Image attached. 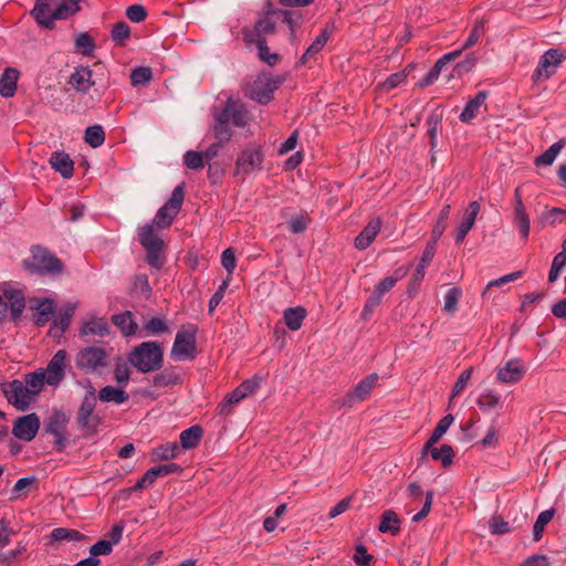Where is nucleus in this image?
<instances>
[{"label": "nucleus", "instance_id": "1", "mask_svg": "<svg viewBox=\"0 0 566 566\" xmlns=\"http://www.w3.org/2000/svg\"><path fill=\"white\" fill-rule=\"evenodd\" d=\"M80 10L75 0H38L32 14L39 24L51 29L56 20H65Z\"/></svg>", "mask_w": 566, "mask_h": 566}, {"label": "nucleus", "instance_id": "2", "mask_svg": "<svg viewBox=\"0 0 566 566\" xmlns=\"http://www.w3.org/2000/svg\"><path fill=\"white\" fill-rule=\"evenodd\" d=\"M128 360L138 371L146 374L161 367L164 353L158 343L144 342L132 350Z\"/></svg>", "mask_w": 566, "mask_h": 566}, {"label": "nucleus", "instance_id": "3", "mask_svg": "<svg viewBox=\"0 0 566 566\" xmlns=\"http://www.w3.org/2000/svg\"><path fill=\"white\" fill-rule=\"evenodd\" d=\"M196 333L193 325H184L176 334L171 358L176 361L192 359L196 356Z\"/></svg>", "mask_w": 566, "mask_h": 566}, {"label": "nucleus", "instance_id": "4", "mask_svg": "<svg viewBox=\"0 0 566 566\" xmlns=\"http://www.w3.org/2000/svg\"><path fill=\"white\" fill-rule=\"evenodd\" d=\"M109 361V353L98 346L82 348L75 357L76 366L85 373H99Z\"/></svg>", "mask_w": 566, "mask_h": 566}, {"label": "nucleus", "instance_id": "5", "mask_svg": "<svg viewBox=\"0 0 566 566\" xmlns=\"http://www.w3.org/2000/svg\"><path fill=\"white\" fill-rule=\"evenodd\" d=\"M185 200V186L184 184L178 185L172 190L169 200L158 209L151 223L158 228L167 229L171 226L174 219L179 213L182 202Z\"/></svg>", "mask_w": 566, "mask_h": 566}, {"label": "nucleus", "instance_id": "6", "mask_svg": "<svg viewBox=\"0 0 566 566\" xmlns=\"http://www.w3.org/2000/svg\"><path fill=\"white\" fill-rule=\"evenodd\" d=\"M96 407L95 389L93 387L84 396L77 410L76 422L87 433L96 432L101 423V417L94 412Z\"/></svg>", "mask_w": 566, "mask_h": 566}, {"label": "nucleus", "instance_id": "7", "mask_svg": "<svg viewBox=\"0 0 566 566\" xmlns=\"http://www.w3.org/2000/svg\"><path fill=\"white\" fill-rule=\"evenodd\" d=\"M28 268L38 274H60L62 262L42 248H34L31 258L27 261Z\"/></svg>", "mask_w": 566, "mask_h": 566}, {"label": "nucleus", "instance_id": "8", "mask_svg": "<svg viewBox=\"0 0 566 566\" xmlns=\"http://www.w3.org/2000/svg\"><path fill=\"white\" fill-rule=\"evenodd\" d=\"M1 389L8 402L20 411H25L34 400L21 380L2 382Z\"/></svg>", "mask_w": 566, "mask_h": 566}, {"label": "nucleus", "instance_id": "9", "mask_svg": "<svg viewBox=\"0 0 566 566\" xmlns=\"http://www.w3.org/2000/svg\"><path fill=\"white\" fill-rule=\"evenodd\" d=\"M566 60V51L549 49L539 59L537 67L533 73V80H547L555 74L562 62Z\"/></svg>", "mask_w": 566, "mask_h": 566}, {"label": "nucleus", "instance_id": "10", "mask_svg": "<svg viewBox=\"0 0 566 566\" xmlns=\"http://www.w3.org/2000/svg\"><path fill=\"white\" fill-rule=\"evenodd\" d=\"M259 385V380L255 378L243 381L218 406L219 413L229 416L235 405L258 390Z\"/></svg>", "mask_w": 566, "mask_h": 566}, {"label": "nucleus", "instance_id": "11", "mask_svg": "<svg viewBox=\"0 0 566 566\" xmlns=\"http://www.w3.org/2000/svg\"><path fill=\"white\" fill-rule=\"evenodd\" d=\"M221 118L228 119L233 126L245 127L251 116L245 105L238 98L229 97L224 107L218 112Z\"/></svg>", "mask_w": 566, "mask_h": 566}, {"label": "nucleus", "instance_id": "12", "mask_svg": "<svg viewBox=\"0 0 566 566\" xmlns=\"http://www.w3.org/2000/svg\"><path fill=\"white\" fill-rule=\"evenodd\" d=\"M41 426L40 418L36 413L32 412L19 417L12 427V434L19 440L30 442L32 441Z\"/></svg>", "mask_w": 566, "mask_h": 566}, {"label": "nucleus", "instance_id": "13", "mask_svg": "<svg viewBox=\"0 0 566 566\" xmlns=\"http://www.w3.org/2000/svg\"><path fill=\"white\" fill-rule=\"evenodd\" d=\"M67 422V415L60 410H54L45 422V431L54 436V444L59 450H62L65 447V429Z\"/></svg>", "mask_w": 566, "mask_h": 566}, {"label": "nucleus", "instance_id": "14", "mask_svg": "<svg viewBox=\"0 0 566 566\" xmlns=\"http://www.w3.org/2000/svg\"><path fill=\"white\" fill-rule=\"evenodd\" d=\"M67 354L64 349L57 350L50 359L46 368L43 370L46 376V384L50 386L59 385L64 376L66 368Z\"/></svg>", "mask_w": 566, "mask_h": 566}, {"label": "nucleus", "instance_id": "15", "mask_svg": "<svg viewBox=\"0 0 566 566\" xmlns=\"http://www.w3.org/2000/svg\"><path fill=\"white\" fill-rule=\"evenodd\" d=\"M378 375L370 374L361 379L353 389V391L348 392L342 402L343 406H353L357 402L365 400L371 390L376 387L378 382Z\"/></svg>", "mask_w": 566, "mask_h": 566}, {"label": "nucleus", "instance_id": "16", "mask_svg": "<svg viewBox=\"0 0 566 566\" xmlns=\"http://www.w3.org/2000/svg\"><path fill=\"white\" fill-rule=\"evenodd\" d=\"M263 156L256 148L244 149L237 159V174L249 175L261 169Z\"/></svg>", "mask_w": 566, "mask_h": 566}, {"label": "nucleus", "instance_id": "17", "mask_svg": "<svg viewBox=\"0 0 566 566\" xmlns=\"http://www.w3.org/2000/svg\"><path fill=\"white\" fill-rule=\"evenodd\" d=\"M496 380L503 384H516L524 374L525 369L518 359H511L504 366H500L495 370Z\"/></svg>", "mask_w": 566, "mask_h": 566}, {"label": "nucleus", "instance_id": "18", "mask_svg": "<svg viewBox=\"0 0 566 566\" xmlns=\"http://www.w3.org/2000/svg\"><path fill=\"white\" fill-rule=\"evenodd\" d=\"M69 84L78 93H87L96 84L93 71L88 66H80L71 74Z\"/></svg>", "mask_w": 566, "mask_h": 566}, {"label": "nucleus", "instance_id": "19", "mask_svg": "<svg viewBox=\"0 0 566 566\" xmlns=\"http://www.w3.org/2000/svg\"><path fill=\"white\" fill-rule=\"evenodd\" d=\"M275 23L271 18L265 17L260 19L252 30L244 32V40L249 44H256L261 42H266L265 36L274 33Z\"/></svg>", "mask_w": 566, "mask_h": 566}, {"label": "nucleus", "instance_id": "20", "mask_svg": "<svg viewBox=\"0 0 566 566\" xmlns=\"http://www.w3.org/2000/svg\"><path fill=\"white\" fill-rule=\"evenodd\" d=\"M480 211V205L478 201H471L469 203L468 209L464 212L463 219L460 223V226L457 229V232L454 234V240L457 244H461L469 231L473 228L475 223L476 216Z\"/></svg>", "mask_w": 566, "mask_h": 566}, {"label": "nucleus", "instance_id": "21", "mask_svg": "<svg viewBox=\"0 0 566 566\" xmlns=\"http://www.w3.org/2000/svg\"><path fill=\"white\" fill-rule=\"evenodd\" d=\"M461 51H452L444 55H442L434 64V66L420 80L419 86L420 87H427L434 83L443 67L451 61L457 60L460 57Z\"/></svg>", "mask_w": 566, "mask_h": 566}, {"label": "nucleus", "instance_id": "22", "mask_svg": "<svg viewBox=\"0 0 566 566\" xmlns=\"http://www.w3.org/2000/svg\"><path fill=\"white\" fill-rule=\"evenodd\" d=\"M1 290L4 298L11 307L13 318H18L22 314L25 306L23 292L11 286L10 284H4Z\"/></svg>", "mask_w": 566, "mask_h": 566}, {"label": "nucleus", "instance_id": "23", "mask_svg": "<svg viewBox=\"0 0 566 566\" xmlns=\"http://www.w3.org/2000/svg\"><path fill=\"white\" fill-rule=\"evenodd\" d=\"M381 228L379 218L371 219L363 231L355 239V247L358 250L367 249L375 240Z\"/></svg>", "mask_w": 566, "mask_h": 566}, {"label": "nucleus", "instance_id": "24", "mask_svg": "<svg viewBox=\"0 0 566 566\" xmlns=\"http://www.w3.org/2000/svg\"><path fill=\"white\" fill-rule=\"evenodd\" d=\"M274 88L275 87L268 78L259 77L254 81L249 94L251 98L260 104H268L273 98Z\"/></svg>", "mask_w": 566, "mask_h": 566}, {"label": "nucleus", "instance_id": "25", "mask_svg": "<svg viewBox=\"0 0 566 566\" xmlns=\"http://www.w3.org/2000/svg\"><path fill=\"white\" fill-rule=\"evenodd\" d=\"M49 163L55 171L61 174L62 177L71 178L73 176L74 163L66 153H53Z\"/></svg>", "mask_w": 566, "mask_h": 566}, {"label": "nucleus", "instance_id": "26", "mask_svg": "<svg viewBox=\"0 0 566 566\" xmlns=\"http://www.w3.org/2000/svg\"><path fill=\"white\" fill-rule=\"evenodd\" d=\"M488 98V93L485 91L479 92L472 99H470L459 118L463 123H470L473 118L478 116L481 108L485 105V101Z\"/></svg>", "mask_w": 566, "mask_h": 566}, {"label": "nucleus", "instance_id": "27", "mask_svg": "<svg viewBox=\"0 0 566 566\" xmlns=\"http://www.w3.org/2000/svg\"><path fill=\"white\" fill-rule=\"evenodd\" d=\"M476 405L482 411L497 410L502 408L503 400L499 392L493 389H484L476 398Z\"/></svg>", "mask_w": 566, "mask_h": 566}, {"label": "nucleus", "instance_id": "28", "mask_svg": "<svg viewBox=\"0 0 566 566\" xmlns=\"http://www.w3.org/2000/svg\"><path fill=\"white\" fill-rule=\"evenodd\" d=\"M453 420L454 418L450 413L439 420L436 428L433 429V432L431 433L430 438L422 448L423 455L428 454L430 448L433 447L441 439V437L447 432V430L452 424Z\"/></svg>", "mask_w": 566, "mask_h": 566}, {"label": "nucleus", "instance_id": "29", "mask_svg": "<svg viewBox=\"0 0 566 566\" xmlns=\"http://www.w3.org/2000/svg\"><path fill=\"white\" fill-rule=\"evenodd\" d=\"M19 72L15 69L8 67L0 77V95L11 97L17 91Z\"/></svg>", "mask_w": 566, "mask_h": 566}, {"label": "nucleus", "instance_id": "30", "mask_svg": "<svg viewBox=\"0 0 566 566\" xmlns=\"http://www.w3.org/2000/svg\"><path fill=\"white\" fill-rule=\"evenodd\" d=\"M98 399L103 402H114L116 405H122L129 399L128 394L122 388L113 386H105L98 392Z\"/></svg>", "mask_w": 566, "mask_h": 566}, {"label": "nucleus", "instance_id": "31", "mask_svg": "<svg viewBox=\"0 0 566 566\" xmlns=\"http://www.w3.org/2000/svg\"><path fill=\"white\" fill-rule=\"evenodd\" d=\"M307 312L303 306L289 307L284 311L283 318L285 325L291 331H297L301 328L303 321L305 319Z\"/></svg>", "mask_w": 566, "mask_h": 566}, {"label": "nucleus", "instance_id": "32", "mask_svg": "<svg viewBox=\"0 0 566 566\" xmlns=\"http://www.w3.org/2000/svg\"><path fill=\"white\" fill-rule=\"evenodd\" d=\"M81 334L104 337L109 334V326L102 317H92L83 325Z\"/></svg>", "mask_w": 566, "mask_h": 566}, {"label": "nucleus", "instance_id": "33", "mask_svg": "<svg viewBox=\"0 0 566 566\" xmlns=\"http://www.w3.org/2000/svg\"><path fill=\"white\" fill-rule=\"evenodd\" d=\"M154 223H148L139 228L138 238L140 244L144 248H153V247H164V241L155 232Z\"/></svg>", "mask_w": 566, "mask_h": 566}, {"label": "nucleus", "instance_id": "34", "mask_svg": "<svg viewBox=\"0 0 566 566\" xmlns=\"http://www.w3.org/2000/svg\"><path fill=\"white\" fill-rule=\"evenodd\" d=\"M46 382V376L43 369H39L34 373H30L25 375V381L24 387L29 391V394L34 399L35 396H38L42 389L44 384Z\"/></svg>", "mask_w": 566, "mask_h": 566}, {"label": "nucleus", "instance_id": "35", "mask_svg": "<svg viewBox=\"0 0 566 566\" xmlns=\"http://www.w3.org/2000/svg\"><path fill=\"white\" fill-rule=\"evenodd\" d=\"M513 223L520 231L522 238L526 240L530 234V218L523 202L518 201V205L514 207Z\"/></svg>", "mask_w": 566, "mask_h": 566}, {"label": "nucleus", "instance_id": "36", "mask_svg": "<svg viewBox=\"0 0 566 566\" xmlns=\"http://www.w3.org/2000/svg\"><path fill=\"white\" fill-rule=\"evenodd\" d=\"M380 533H390L396 535L400 532V520L397 513L392 510H386L378 526Z\"/></svg>", "mask_w": 566, "mask_h": 566}, {"label": "nucleus", "instance_id": "37", "mask_svg": "<svg viewBox=\"0 0 566 566\" xmlns=\"http://www.w3.org/2000/svg\"><path fill=\"white\" fill-rule=\"evenodd\" d=\"M203 434V430L199 426H192L180 433V443L182 449L189 450L196 448Z\"/></svg>", "mask_w": 566, "mask_h": 566}, {"label": "nucleus", "instance_id": "38", "mask_svg": "<svg viewBox=\"0 0 566 566\" xmlns=\"http://www.w3.org/2000/svg\"><path fill=\"white\" fill-rule=\"evenodd\" d=\"M34 321L36 325H45L53 316L55 305L52 300L45 298L40 301L35 306Z\"/></svg>", "mask_w": 566, "mask_h": 566}, {"label": "nucleus", "instance_id": "39", "mask_svg": "<svg viewBox=\"0 0 566 566\" xmlns=\"http://www.w3.org/2000/svg\"><path fill=\"white\" fill-rule=\"evenodd\" d=\"M112 322L116 325L124 335L129 336L135 334L137 324L133 319L130 312H124L112 316Z\"/></svg>", "mask_w": 566, "mask_h": 566}, {"label": "nucleus", "instance_id": "40", "mask_svg": "<svg viewBox=\"0 0 566 566\" xmlns=\"http://www.w3.org/2000/svg\"><path fill=\"white\" fill-rule=\"evenodd\" d=\"M428 453L434 461H440L443 467H449L454 458V452L451 446L442 444L440 448L431 447Z\"/></svg>", "mask_w": 566, "mask_h": 566}, {"label": "nucleus", "instance_id": "41", "mask_svg": "<svg viewBox=\"0 0 566 566\" xmlns=\"http://www.w3.org/2000/svg\"><path fill=\"white\" fill-rule=\"evenodd\" d=\"M214 122L216 123H214L213 132H214L216 138L220 143L230 140V138L232 136V132H231V127H230L231 123L228 119L221 118V116L218 113L214 115Z\"/></svg>", "mask_w": 566, "mask_h": 566}, {"label": "nucleus", "instance_id": "42", "mask_svg": "<svg viewBox=\"0 0 566 566\" xmlns=\"http://www.w3.org/2000/svg\"><path fill=\"white\" fill-rule=\"evenodd\" d=\"M329 38V33L326 29L322 30L319 35L313 41V43L308 46L306 52L302 56V62L306 63L310 59L315 56L326 44Z\"/></svg>", "mask_w": 566, "mask_h": 566}, {"label": "nucleus", "instance_id": "43", "mask_svg": "<svg viewBox=\"0 0 566 566\" xmlns=\"http://www.w3.org/2000/svg\"><path fill=\"white\" fill-rule=\"evenodd\" d=\"M564 147V142L558 140L554 143L543 155L538 156L535 159V164L537 166H549L554 163L557 155L560 153V150Z\"/></svg>", "mask_w": 566, "mask_h": 566}, {"label": "nucleus", "instance_id": "44", "mask_svg": "<svg viewBox=\"0 0 566 566\" xmlns=\"http://www.w3.org/2000/svg\"><path fill=\"white\" fill-rule=\"evenodd\" d=\"M105 140V133L102 126L94 125L90 126L85 130V142L93 148H97L103 145Z\"/></svg>", "mask_w": 566, "mask_h": 566}, {"label": "nucleus", "instance_id": "45", "mask_svg": "<svg viewBox=\"0 0 566 566\" xmlns=\"http://www.w3.org/2000/svg\"><path fill=\"white\" fill-rule=\"evenodd\" d=\"M178 451H179V446L176 442L167 443V444L157 447L154 450L153 455L156 460L168 461V460L175 459L178 454Z\"/></svg>", "mask_w": 566, "mask_h": 566}, {"label": "nucleus", "instance_id": "46", "mask_svg": "<svg viewBox=\"0 0 566 566\" xmlns=\"http://www.w3.org/2000/svg\"><path fill=\"white\" fill-rule=\"evenodd\" d=\"M143 332L144 336H151L169 332V327L163 318L153 317L144 325Z\"/></svg>", "mask_w": 566, "mask_h": 566}, {"label": "nucleus", "instance_id": "47", "mask_svg": "<svg viewBox=\"0 0 566 566\" xmlns=\"http://www.w3.org/2000/svg\"><path fill=\"white\" fill-rule=\"evenodd\" d=\"M129 35H130V29L126 22L120 21L113 25L112 31H111V36H112L113 42H115V44L124 45L125 41L129 38Z\"/></svg>", "mask_w": 566, "mask_h": 566}, {"label": "nucleus", "instance_id": "48", "mask_svg": "<svg viewBox=\"0 0 566 566\" xmlns=\"http://www.w3.org/2000/svg\"><path fill=\"white\" fill-rule=\"evenodd\" d=\"M553 517L554 510H545L539 513L533 527L535 541H539L542 538L545 526L552 521Z\"/></svg>", "mask_w": 566, "mask_h": 566}, {"label": "nucleus", "instance_id": "49", "mask_svg": "<svg viewBox=\"0 0 566 566\" xmlns=\"http://www.w3.org/2000/svg\"><path fill=\"white\" fill-rule=\"evenodd\" d=\"M406 273H407V270L406 271L398 270L396 272L397 276L385 277L376 285L374 293L377 294L379 297H382V295L385 293H387L388 291H390L395 286L397 281L399 279H401L403 275H406Z\"/></svg>", "mask_w": 566, "mask_h": 566}, {"label": "nucleus", "instance_id": "50", "mask_svg": "<svg viewBox=\"0 0 566 566\" xmlns=\"http://www.w3.org/2000/svg\"><path fill=\"white\" fill-rule=\"evenodd\" d=\"M114 377L118 386L125 388L128 385L130 370L126 361L118 359L114 368Z\"/></svg>", "mask_w": 566, "mask_h": 566}, {"label": "nucleus", "instance_id": "51", "mask_svg": "<svg viewBox=\"0 0 566 566\" xmlns=\"http://www.w3.org/2000/svg\"><path fill=\"white\" fill-rule=\"evenodd\" d=\"M428 136L430 138L431 147L434 148L437 145V136L440 132L441 116L439 114H430L427 118Z\"/></svg>", "mask_w": 566, "mask_h": 566}, {"label": "nucleus", "instance_id": "52", "mask_svg": "<svg viewBox=\"0 0 566 566\" xmlns=\"http://www.w3.org/2000/svg\"><path fill=\"white\" fill-rule=\"evenodd\" d=\"M75 48L83 54V55H91L95 49V44L93 42L92 36L86 33H80L75 39Z\"/></svg>", "mask_w": 566, "mask_h": 566}, {"label": "nucleus", "instance_id": "53", "mask_svg": "<svg viewBox=\"0 0 566 566\" xmlns=\"http://www.w3.org/2000/svg\"><path fill=\"white\" fill-rule=\"evenodd\" d=\"M484 33V23L483 21H476L468 36V39L464 41L463 45L458 49L457 51H461V53L476 44L481 35Z\"/></svg>", "mask_w": 566, "mask_h": 566}, {"label": "nucleus", "instance_id": "54", "mask_svg": "<svg viewBox=\"0 0 566 566\" xmlns=\"http://www.w3.org/2000/svg\"><path fill=\"white\" fill-rule=\"evenodd\" d=\"M27 551V544L19 542L14 549L0 554V563L3 566H11L20 555Z\"/></svg>", "mask_w": 566, "mask_h": 566}, {"label": "nucleus", "instance_id": "55", "mask_svg": "<svg viewBox=\"0 0 566 566\" xmlns=\"http://www.w3.org/2000/svg\"><path fill=\"white\" fill-rule=\"evenodd\" d=\"M462 295L460 289L452 287L448 290L444 295V306L443 310L448 313H454L457 311V305Z\"/></svg>", "mask_w": 566, "mask_h": 566}, {"label": "nucleus", "instance_id": "56", "mask_svg": "<svg viewBox=\"0 0 566 566\" xmlns=\"http://www.w3.org/2000/svg\"><path fill=\"white\" fill-rule=\"evenodd\" d=\"M51 536L55 541H62V539L78 541L83 537V535L80 532H77L75 530L63 528V527L54 528L51 532Z\"/></svg>", "mask_w": 566, "mask_h": 566}, {"label": "nucleus", "instance_id": "57", "mask_svg": "<svg viewBox=\"0 0 566 566\" xmlns=\"http://www.w3.org/2000/svg\"><path fill=\"white\" fill-rule=\"evenodd\" d=\"M151 70L149 67H137L130 74V81L134 86L144 85L151 80Z\"/></svg>", "mask_w": 566, "mask_h": 566}, {"label": "nucleus", "instance_id": "58", "mask_svg": "<svg viewBox=\"0 0 566 566\" xmlns=\"http://www.w3.org/2000/svg\"><path fill=\"white\" fill-rule=\"evenodd\" d=\"M147 252V263L154 269H160L164 264L161 258L163 247L144 248Z\"/></svg>", "mask_w": 566, "mask_h": 566}, {"label": "nucleus", "instance_id": "59", "mask_svg": "<svg viewBox=\"0 0 566 566\" xmlns=\"http://www.w3.org/2000/svg\"><path fill=\"white\" fill-rule=\"evenodd\" d=\"M184 163L190 169H201L203 167V155L195 150H188L184 156Z\"/></svg>", "mask_w": 566, "mask_h": 566}, {"label": "nucleus", "instance_id": "60", "mask_svg": "<svg viewBox=\"0 0 566 566\" xmlns=\"http://www.w3.org/2000/svg\"><path fill=\"white\" fill-rule=\"evenodd\" d=\"M472 376V368L463 370L458 377L451 392V399L461 395Z\"/></svg>", "mask_w": 566, "mask_h": 566}, {"label": "nucleus", "instance_id": "61", "mask_svg": "<svg viewBox=\"0 0 566 566\" xmlns=\"http://www.w3.org/2000/svg\"><path fill=\"white\" fill-rule=\"evenodd\" d=\"M221 263H222V266L227 270L228 272V277L227 279H230L231 280V276L233 274V271L237 266V261H235V254L233 252L232 249H226L223 252H222V255H221Z\"/></svg>", "mask_w": 566, "mask_h": 566}, {"label": "nucleus", "instance_id": "62", "mask_svg": "<svg viewBox=\"0 0 566 566\" xmlns=\"http://www.w3.org/2000/svg\"><path fill=\"white\" fill-rule=\"evenodd\" d=\"M255 46L259 51V57L261 61L265 62L269 65H275L279 61V55L276 53H271L266 42L256 43Z\"/></svg>", "mask_w": 566, "mask_h": 566}, {"label": "nucleus", "instance_id": "63", "mask_svg": "<svg viewBox=\"0 0 566 566\" xmlns=\"http://www.w3.org/2000/svg\"><path fill=\"white\" fill-rule=\"evenodd\" d=\"M374 556L367 553V549L364 545H357L355 549V554L353 556V560L358 566H370Z\"/></svg>", "mask_w": 566, "mask_h": 566}, {"label": "nucleus", "instance_id": "64", "mask_svg": "<svg viewBox=\"0 0 566 566\" xmlns=\"http://www.w3.org/2000/svg\"><path fill=\"white\" fill-rule=\"evenodd\" d=\"M126 17L132 22H142L147 17V11L144 6L142 4H133L126 9Z\"/></svg>", "mask_w": 566, "mask_h": 566}]
</instances>
